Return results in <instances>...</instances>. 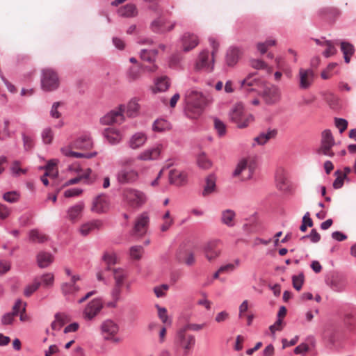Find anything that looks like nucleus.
Returning <instances> with one entry per match:
<instances>
[{
	"instance_id": "f257e3e1",
	"label": "nucleus",
	"mask_w": 356,
	"mask_h": 356,
	"mask_svg": "<svg viewBox=\"0 0 356 356\" xmlns=\"http://www.w3.org/2000/svg\"><path fill=\"white\" fill-rule=\"evenodd\" d=\"M134 159L131 157H125L118 161V163L120 168L116 172L115 178L117 181L122 185L134 184L140 179V174L143 173L146 169L141 168L140 171L132 166Z\"/></svg>"
},
{
	"instance_id": "f03ea898",
	"label": "nucleus",
	"mask_w": 356,
	"mask_h": 356,
	"mask_svg": "<svg viewBox=\"0 0 356 356\" xmlns=\"http://www.w3.org/2000/svg\"><path fill=\"white\" fill-rule=\"evenodd\" d=\"M184 99L186 104V110L194 113L197 115L201 113L207 102L205 95L193 88L186 91Z\"/></svg>"
},
{
	"instance_id": "7ed1b4c3",
	"label": "nucleus",
	"mask_w": 356,
	"mask_h": 356,
	"mask_svg": "<svg viewBox=\"0 0 356 356\" xmlns=\"http://www.w3.org/2000/svg\"><path fill=\"white\" fill-rule=\"evenodd\" d=\"M122 197L125 203L133 209L140 208L147 200V196L143 191L134 188H124Z\"/></svg>"
},
{
	"instance_id": "20e7f679",
	"label": "nucleus",
	"mask_w": 356,
	"mask_h": 356,
	"mask_svg": "<svg viewBox=\"0 0 356 356\" xmlns=\"http://www.w3.org/2000/svg\"><path fill=\"white\" fill-rule=\"evenodd\" d=\"M229 115L230 120L241 129L248 127L254 120V116L252 114H244L241 104H236L229 111Z\"/></svg>"
},
{
	"instance_id": "39448f33",
	"label": "nucleus",
	"mask_w": 356,
	"mask_h": 356,
	"mask_svg": "<svg viewBox=\"0 0 356 356\" xmlns=\"http://www.w3.org/2000/svg\"><path fill=\"white\" fill-rule=\"evenodd\" d=\"M68 170L76 174L77 175L74 178H72L66 181L63 184L64 187L76 184L81 180H84V183L87 184H90L93 182V180L90 178L92 172L90 168H86L85 170H83L79 165L74 163L68 167Z\"/></svg>"
},
{
	"instance_id": "423d86ee",
	"label": "nucleus",
	"mask_w": 356,
	"mask_h": 356,
	"mask_svg": "<svg viewBox=\"0 0 356 356\" xmlns=\"http://www.w3.org/2000/svg\"><path fill=\"white\" fill-rule=\"evenodd\" d=\"M214 55L207 50L200 51L195 62V70L207 73L212 72L214 69Z\"/></svg>"
},
{
	"instance_id": "0eeeda50",
	"label": "nucleus",
	"mask_w": 356,
	"mask_h": 356,
	"mask_svg": "<svg viewBox=\"0 0 356 356\" xmlns=\"http://www.w3.org/2000/svg\"><path fill=\"white\" fill-rule=\"evenodd\" d=\"M59 83L58 76L54 70L47 68L42 71L41 88L44 91H54L58 88Z\"/></svg>"
},
{
	"instance_id": "6e6552de",
	"label": "nucleus",
	"mask_w": 356,
	"mask_h": 356,
	"mask_svg": "<svg viewBox=\"0 0 356 356\" xmlns=\"http://www.w3.org/2000/svg\"><path fill=\"white\" fill-rule=\"evenodd\" d=\"M335 145V140L330 129L324 130L321 134V145L316 149V153L328 157H333L334 152L332 147Z\"/></svg>"
},
{
	"instance_id": "1a4fd4ad",
	"label": "nucleus",
	"mask_w": 356,
	"mask_h": 356,
	"mask_svg": "<svg viewBox=\"0 0 356 356\" xmlns=\"http://www.w3.org/2000/svg\"><path fill=\"white\" fill-rule=\"evenodd\" d=\"M80 280L81 277L74 276L72 280L66 281L61 284L60 291L67 300H73L81 290V287L77 284V282Z\"/></svg>"
},
{
	"instance_id": "9d476101",
	"label": "nucleus",
	"mask_w": 356,
	"mask_h": 356,
	"mask_svg": "<svg viewBox=\"0 0 356 356\" xmlns=\"http://www.w3.org/2000/svg\"><path fill=\"white\" fill-rule=\"evenodd\" d=\"M163 149V146L161 143H155L138 154L136 159L144 161L157 160L159 159Z\"/></svg>"
},
{
	"instance_id": "9b49d317",
	"label": "nucleus",
	"mask_w": 356,
	"mask_h": 356,
	"mask_svg": "<svg viewBox=\"0 0 356 356\" xmlns=\"http://www.w3.org/2000/svg\"><path fill=\"white\" fill-rule=\"evenodd\" d=\"M220 243L221 241L220 240L214 239L208 241L204 245L202 248L203 253L208 261H213L220 255Z\"/></svg>"
},
{
	"instance_id": "f8f14e48",
	"label": "nucleus",
	"mask_w": 356,
	"mask_h": 356,
	"mask_svg": "<svg viewBox=\"0 0 356 356\" xmlns=\"http://www.w3.org/2000/svg\"><path fill=\"white\" fill-rule=\"evenodd\" d=\"M175 343L184 349L185 354L192 350L195 344V338L192 334H186L184 330L177 332Z\"/></svg>"
},
{
	"instance_id": "ddd939ff",
	"label": "nucleus",
	"mask_w": 356,
	"mask_h": 356,
	"mask_svg": "<svg viewBox=\"0 0 356 356\" xmlns=\"http://www.w3.org/2000/svg\"><path fill=\"white\" fill-rule=\"evenodd\" d=\"M262 97L266 104H275L281 99L280 89L276 86L268 87L264 90L262 92Z\"/></svg>"
},
{
	"instance_id": "4468645a",
	"label": "nucleus",
	"mask_w": 356,
	"mask_h": 356,
	"mask_svg": "<svg viewBox=\"0 0 356 356\" xmlns=\"http://www.w3.org/2000/svg\"><path fill=\"white\" fill-rule=\"evenodd\" d=\"M102 307V302L100 299L95 298L92 300L83 310V318L88 321L92 320L100 312Z\"/></svg>"
},
{
	"instance_id": "2eb2a0df",
	"label": "nucleus",
	"mask_w": 356,
	"mask_h": 356,
	"mask_svg": "<svg viewBox=\"0 0 356 356\" xmlns=\"http://www.w3.org/2000/svg\"><path fill=\"white\" fill-rule=\"evenodd\" d=\"M217 177L214 173L209 174L204 179L201 195L204 197L212 195L218 192Z\"/></svg>"
},
{
	"instance_id": "dca6fc26",
	"label": "nucleus",
	"mask_w": 356,
	"mask_h": 356,
	"mask_svg": "<svg viewBox=\"0 0 356 356\" xmlns=\"http://www.w3.org/2000/svg\"><path fill=\"white\" fill-rule=\"evenodd\" d=\"M314 74L311 69L300 68L298 73L299 87L300 89H308L314 81Z\"/></svg>"
},
{
	"instance_id": "f3484780",
	"label": "nucleus",
	"mask_w": 356,
	"mask_h": 356,
	"mask_svg": "<svg viewBox=\"0 0 356 356\" xmlns=\"http://www.w3.org/2000/svg\"><path fill=\"white\" fill-rule=\"evenodd\" d=\"M101 330L104 338L110 340L118 332L119 326L113 320L107 319L102 323Z\"/></svg>"
},
{
	"instance_id": "a211bd4d",
	"label": "nucleus",
	"mask_w": 356,
	"mask_h": 356,
	"mask_svg": "<svg viewBox=\"0 0 356 356\" xmlns=\"http://www.w3.org/2000/svg\"><path fill=\"white\" fill-rule=\"evenodd\" d=\"M109 208V201L106 195L101 194L97 195L92 201L91 211L97 213L107 211Z\"/></svg>"
},
{
	"instance_id": "6ab92c4d",
	"label": "nucleus",
	"mask_w": 356,
	"mask_h": 356,
	"mask_svg": "<svg viewBox=\"0 0 356 356\" xmlns=\"http://www.w3.org/2000/svg\"><path fill=\"white\" fill-rule=\"evenodd\" d=\"M103 226V222L99 219H94L81 225L79 232L81 236H86L90 233L99 230Z\"/></svg>"
},
{
	"instance_id": "aec40b11",
	"label": "nucleus",
	"mask_w": 356,
	"mask_h": 356,
	"mask_svg": "<svg viewBox=\"0 0 356 356\" xmlns=\"http://www.w3.org/2000/svg\"><path fill=\"white\" fill-rule=\"evenodd\" d=\"M188 175L184 170L177 169H171L169 171L168 179L170 184L176 186H181L187 181Z\"/></svg>"
},
{
	"instance_id": "412c9836",
	"label": "nucleus",
	"mask_w": 356,
	"mask_h": 356,
	"mask_svg": "<svg viewBox=\"0 0 356 356\" xmlns=\"http://www.w3.org/2000/svg\"><path fill=\"white\" fill-rule=\"evenodd\" d=\"M256 73L249 74L244 79L240 81L241 88L245 93L254 91V86H260L261 81L259 79L254 78Z\"/></svg>"
},
{
	"instance_id": "4be33fe9",
	"label": "nucleus",
	"mask_w": 356,
	"mask_h": 356,
	"mask_svg": "<svg viewBox=\"0 0 356 356\" xmlns=\"http://www.w3.org/2000/svg\"><path fill=\"white\" fill-rule=\"evenodd\" d=\"M122 121V106H119L117 111H111L100 119V122L102 124L121 123Z\"/></svg>"
},
{
	"instance_id": "5701e85b",
	"label": "nucleus",
	"mask_w": 356,
	"mask_h": 356,
	"mask_svg": "<svg viewBox=\"0 0 356 356\" xmlns=\"http://www.w3.org/2000/svg\"><path fill=\"white\" fill-rule=\"evenodd\" d=\"M181 46L184 51H189L199 44L198 37L189 32L185 33L181 38Z\"/></svg>"
},
{
	"instance_id": "b1692460",
	"label": "nucleus",
	"mask_w": 356,
	"mask_h": 356,
	"mask_svg": "<svg viewBox=\"0 0 356 356\" xmlns=\"http://www.w3.org/2000/svg\"><path fill=\"white\" fill-rule=\"evenodd\" d=\"M149 218L148 214L146 212H143L140 214L136 220V222L134 225V232L138 235L144 234L146 231L149 224Z\"/></svg>"
},
{
	"instance_id": "393cba45",
	"label": "nucleus",
	"mask_w": 356,
	"mask_h": 356,
	"mask_svg": "<svg viewBox=\"0 0 356 356\" xmlns=\"http://www.w3.org/2000/svg\"><path fill=\"white\" fill-rule=\"evenodd\" d=\"M147 140V134L145 132L138 131L131 136L128 141V145L131 149H136L143 147Z\"/></svg>"
},
{
	"instance_id": "a878e982",
	"label": "nucleus",
	"mask_w": 356,
	"mask_h": 356,
	"mask_svg": "<svg viewBox=\"0 0 356 356\" xmlns=\"http://www.w3.org/2000/svg\"><path fill=\"white\" fill-rule=\"evenodd\" d=\"M327 285L335 292H342L345 290L347 282L341 275H333L327 281Z\"/></svg>"
},
{
	"instance_id": "bb28decb",
	"label": "nucleus",
	"mask_w": 356,
	"mask_h": 356,
	"mask_svg": "<svg viewBox=\"0 0 356 356\" xmlns=\"http://www.w3.org/2000/svg\"><path fill=\"white\" fill-rule=\"evenodd\" d=\"M242 50L237 47H230L226 54L225 62L229 67H234L238 61Z\"/></svg>"
},
{
	"instance_id": "cd10ccee",
	"label": "nucleus",
	"mask_w": 356,
	"mask_h": 356,
	"mask_svg": "<svg viewBox=\"0 0 356 356\" xmlns=\"http://www.w3.org/2000/svg\"><path fill=\"white\" fill-rule=\"evenodd\" d=\"M177 260L180 264H185L188 266H193L195 262V254L187 250H179L176 254Z\"/></svg>"
},
{
	"instance_id": "c85d7f7f",
	"label": "nucleus",
	"mask_w": 356,
	"mask_h": 356,
	"mask_svg": "<svg viewBox=\"0 0 356 356\" xmlns=\"http://www.w3.org/2000/svg\"><path fill=\"white\" fill-rule=\"evenodd\" d=\"M103 136L111 145L119 143L122 138V135L119 130L113 127H108L103 131Z\"/></svg>"
},
{
	"instance_id": "c756f323",
	"label": "nucleus",
	"mask_w": 356,
	"mask_h": 356,
	"mask_svg": "<svg viewBox=\"0 0 356 356\" xmlns=\"http://www.w3.org/2000/svg\"><path fill=\"white\" fill-rule=\"evenodd\" d=\"M175 26V23L171 24L169 26L166 25V22L164 19L159 17L155 20H154L151 23V29L152 31L159 33H163L167 31H170L173 29Z\"/></svg>"
},
{
	"instance_id": "7c9ffc66",
	"label": "nucleus",
	"mask_w": 356,
	"mask_h": 356,
	"mask_svg": "<svg viewBox=\"0 0 356 356\" xmlns=\"http://www.w3.org/2000/svg\"><path fill=\"white\" fill-rule=\"evenodd\" d=\"M236 212L230 209L222 210L220 214L222 224L228 227H233L236 225Z\"/></svg>"
},
{
	"instance_id": "2f4dec72",
	"label": "nucleus",
	"mask_w": 356,
	"mask_h": 356,
	"mask_svg": "<svg viewBox=\"0 0 356 356\" xmlns=\"http://www.w3.org/2000/svg\"><path fill=\"white\" fill-rule=\"evenodd\" d=\"M120 106H122V113H125L129 117L134 118L139 113L140 106L136 98L131 99L127 105Z\"/></svg>"
},
{
	"instance_id": "473e14b6",
	"label": "nucleus",
	"mask_w": 356,
	"mask_h": 356,
	"mask_svg": "<svg viewBox=\"0 0 356 356\" xmlns=\"http://www.w3.org/2000/svg\"><path fill=\"white\" fill-rule=\"evenodd\" d=\"M277 134V131L276 129H268L266 131L260 133L258 136L254 138L255 143H253V145H255L256 143L259 145H264L270 139L275 138Z\"/></svg>"
},
{
	"instance_id": "72a5a7b5",
	"label": "nucleus",
	"mask_w": 356,
	"mask_h": 356,
	"mask_svg": "<svg viewBox=\"0 0 356 356\" xmlns=\"http://www.w3.org/2000/svg\"><path fill=\"white\" fill-rule=\"evenodd\" d=\"M84 209L83 202H79L76 204L70 207L67 211V218L72 221L79 218Z\"/></svg>"
},
{
	"instance_id": "f704fd0d",
	"label": "nucleus",
	"mask_w": 356,
	"mask_h": 356,
	"mask_svg": "<svg viewBox=\"0 0 356 356\" xmlns=\"http://www.w3.org/2000/svg\"><path fill=\"white\" fill-rule=\"evenodd\" d=\"M54 261V256L51 253L41 251L37 254L38 265L41 268L48 267Z\"/></svg>"
},
{
	"instance_id": "c9c22d12",
	"label": "nucleus",
	"mask_w": 356,
	"mask_h": 356,
	"mask_svg": "<svg viewBox=\"0 0 356 356\" xmlns=\"http://www.w3.org/2000/svg\"><path fill=\"white\" fill-rule=\"evenodd\" d=\"M76 148L89 149L92 146V140L89 134H83L74 142Z\"/></svg>"
},
{
	"instance_id": "e433bc0d",
	"label": "nucleus",
	"mask_w": 356,
	"mask_h": 356,
	"mask_svg": "<svg viewBox=\"0 0 356 356\" xmlns=\"http://www.w3.org/2000/svg\"><path fill=\"white\" fill-rule=\"evenodd\" d=\"M115 284L123 286L125 280L129 275L128 270L122 268H115L112 270Z\"/></svg>"
},
{
	"instance_id": "4c0bfd02",
	"label": "nucleus",
	"mask_w": 356,
	"mask_h": 356,
	"mask_svg": "<svg viewBox=\"0 0 356 356\" xmlns=\"http://www.w3.org/2000/svg\"><path fill=\"white\" fill-rule=\"evenodd\" d=\"M118 13L124 17H134L138 15L136 6L133 3H128L118 9Z\"/></svg>"
},
{
	"instance_id": "58836bf2",
	"label": "nucleus",
	"mask_w": 356,
	"mask_h": 356,
	"mask_svg": "<svg viewBox=\"0 0 356 356\" xmlns=\"http://www.w3.org/2000/svg\"><path fill=\"white\" fill-rule=\"evenodd\" d=\"M170 86V81L168 76H161L158 77L154 81V92H165Z\"/></svg>"
},
{
	"instance_id": "ea45409f",
	"label": "nucleus",
	"mask_w": 356,
	"mask_h": 356,
	"mask_svg": "<svg viewBox=\"0 0 356 356\" xmlns=\"http://www.w3.org/2000/svg\"><path fill=\"white\" fill-rule=\"evenodd\" d=\"M341 51L343 54L344 61L346 63H349L350 61V58L355 52L354 46L348 42H341Z\"/></svg>"
},
{
	"instance_id": "a19ab883",
	"label": "nucleus",
	"mask_w": 356,
	"mask_h": 356,
	"mask_svg": "<svg viewBox=\"0 0 356 356\" xmlns=\"http://www.w3.org/2000/svg\"><path fill=\"white\" fill-rule=\"evenodd\" d=\"M36 279L38 280L40 286H42L44 288H51L54 284V275L51 273H44Z\"/></svg>"
},
{
	"instance_id": "79ce46f5",
	"label": "nucleus",
	"mask_w": 356,
	"mask_h": 356,
	"mask_svg": "<svg viewBox=\"0 0 356 356\" xmlns=\"http://www.w3.org/2000/svg\"><path fill=\"white\" fill-rule=\"evenodd\" d=\"M29 241L32 243H42L47 241V237L37 229H31L29 232Z\"/></svg>"
},
{
	"instance_id": "37998d69",
	"label": "nucleus",
	"mask_w": 356,
	"mask_h": 356,
	"mask_svg": "<svg viewBox=\"0 0 356 356\" xmlns=\"http://www.w3.org/2000/svg\"><path fill=\"white\" fill-rule=\"evenodd\" d=\"M158 54L156 49H141L140 56V58L145 61L152 63L154 62Z\"/></svg>"
},
{
	"instance_id": "c03bdc74",
	"label": "nucleus",
	"mask_w": 356,
	"mask_h": 356,
	"mask_svg": "<svg viewBox=\"0 0 356 356\" xmlns=\"http://www.w3.org/2000/svg\"><path fill=\"white\" fill-rule=\"evenodd\" d=\"M170 127V123L164 119H158L155 120L152 125L153 130L158 132H163L169 130Z\"/></svg>"
},
{
	"instance_id": "a18cd8bd",
	"label": "nucleus",
	"mask_w": 356,
	"mask_h": 356,
	"mask_svg": "<svg viewBox=\"0 0 356 356\" xmlns=\"http://www.w3.org/2000/svg\"><path fill=\"white\" fill-rule=\"evenodd\" d=\"M241 261L238 259H236L232 263H228L222 265L220 267V271L222 273L230 274L234 273L236 268L240 266Z\"/></svg>"
},
{
	"instance_id": "49530a36",
	"label": "nucleus",
	"mask_w": 356,
	"mask_h": 356,
	"mask_svg": "<svg viewBox=\"0 0 356 356\" xmlns=\"http://www.w3.org/2000/svg\"><path fill=\"white\" fill-rule=\"evenodd\" d=\"M276 185L279 190L286 191L288 188L287 179L284 172H278L275 177Z\"/></svg>"
},
{
	"instance_id": "de8ad7c7",
	"label": "nucleus",
	"mask_w": 356,
	"mask_h": 356,
	"mask_svg": "<svg viewBox=\"0 0 356 356\" xmlns=\"http://www.w3.org/2000/svg\"><path fill=\"white\" fill-rule=\"evenodd\" d=\"M197 163L198 166L204 170H208L212 165V162L208 159L204 153H202L198 155Z\"/></svg>"
},
{
	"instance_id": "09e8293b",
	"label": "nucleus",
	"mask_w": 356,
	"mask_h": 356,
	"mask_svg": "<svg viewBox=\"0 0 356 356\" xmlns=\"http://www.w3.org/2000/svg\"><path fill=\"white\" fill-rule=\"evenodd\" d=\"M54 134L50 127H46L41 133V137L44 144H51L53 141Z\"/></svg>"
},
{
	"instance_id": "8fccbe9b",
	"label": "nucleus",
	"mask_w": 356,
	"mask_h": 356,
	"mask_svg": "<svg viewBox=\"0 0 356 356\" xmlns=\"http://www.w3.org/2000/svg\"><path fill=\"white\" fill-rule=\"evenodd\" d=\"M102 259L108 266L114 265L117 263L118 261L117 255L114 252H105ZM106 270H111L112 269L108 266Z\"/></svg>"
},
{
	"instance_id": "3c124183",
	"label": "nucleus",
	"mask_w": 356,
	"mask_h": 356,
	"mask_svg": "<svg viewBox=\"0 0 356 356\" xmlns=\"http://www.w3.org/2000/svg\"><path fill=\"white\" fill-rule=\"evenodd\" d=\"M248 163L246 159L241 160L232 172L233 177H238L247 170Z\"/></svg>"
},
{
	"instance_id": "603ef678",
	"label": "nucleus",
	"mask_w": 356,
	"mask_h": 356,
	"mask_svg": "<svg viewBox=\"0 0 356 356\" xmlns=\"http://www.w3.org/2000/svg\"><path fill=\"white\" fill-rule=\"evenodd\" d=\"M10 170L12 175L14 177H18L21 174H26L27 172V170L20 168V162L18 161H15L13 162Z\"/></svg>"
},
{
	"instance_id": "864d4df0",
	"label": "nucleus",
	"mask_w": 356,
	"mask_h": 356,
	"mask_svg": "<svg viewBox=\"0 0 356 356\" xmlns=\"http://www.w3.org/2000/svg\"><path fill=\"white\" fill-rule=\"evenodd\" d=\"M305 276L303 273H300L298 275H293L292 277V282L293 288L300 291L302 289V284L304 283Z\"/></svg>"
},
{
	"instance_id": "5fc2aeb1",
	"label": "nucleus",
	"mask_w": 356,
	"mask_h": 356,
	"mask_svg": "<svg viewBox=\"0 0 356 356\" xmlns=\"http://www.w3.org/2000/svg\"><path fill=\"white\" fill-rule=\"evenodd\" d=\"M19 197L20 194L15 191L5 193L3 195V200L10 203H15L18 202Z\"/></svg>"
},
{
	"instance_id": "6e6d98bb",
	"label": "nucleus",
	"mask_w": 356,
	"mask_h": 356,
	"mask_svg": "<svg viewBox=\"0 0 356 356\" xmlns=\"http://www.w3.org/2000/svg\"><path fill=\"white\" fill-rule=\"evenodd\" d=\"M143 253V248L141 245H134L131 247L129 250L130 257L133 259H140Z\"/></svg>"
},
{
	"instance_id": "4d7b16f0",
	"label": "nucleus",
	"mask_w": 356,
	"mask_h": 356,
	"mask_svg": "<svg viewBox=\"0 0 356 356\" xmlns=\"http://www.w3.org/2000/svg\"><path fill=\"white\" fill-rule=\"evenodd\" d=\"M207 325L206 323H187L181 330L186 332V330H191L193 332H199L204 328Z\"/></svg>"
},
{
	"instance_id": "13d9d810",
	"label": "nucleus",
	"mask_w": 356,
	"mask_h": 356,
	"mask_svg": "<svg viewBox=\"0 0 356 356\" xmlns=\"http://www.w3.org/2000/svg\"><path fill=\"white\" fill-rule=\"evenodd\" d=\"M325 50L323 52V55L325 58H329L333 55H334L337 50L335 47L334 43L332 40H329L327 42V44L325 45Z\"/></svg>"
},
{
	"instance_id": "bf43d9fd",
	"label": "nucleus",
	"mask_w": 356,
	"mask_h": 356,
	"mask_svg": "<svg viewBox=\"0 0 356 356\" xmlns=\"http://www.w3.org/2000/svg\"><path fill=\"white\" fill-rule=\"evenodd\" d=\"M214 127L219 136H223L226 134L225 123L217 118H214Z\"/></svg>"
},
{
	"instance_id": "052dcab7",
	"label": "nucleus",
	"mask_w": 356,
	"mask_h": 356,
	"mask_svg": "<svg viewBox=\"0 0 356 356\" xmlns=\"http://www.w3.org/2000/svg\"><path fill=\"white\" fill-rule=\"evenodd\" d=\"M26 306L25 302H22L21 300H17L13 307L11 313L16 316L22 312H26Z\"/></svg>"
},
{
	"instance_id": "680f3d73",
	"label": "nucleus",
	"mask_w": 356,
	"mask_h": 356,
	"mask_svg": "<svg viewBox=\"0 0 356 356\" xmlns=\"http://www.w3.org/2000/svg\"><path fill=\"white\" fill-rule=\"evenodd\" d=\"M40 287V284L38 282V279H35L31 284L26 286L24 289V295L27 297L31 296L38 288Z\"/></svg>"
},
{
	"instance_id": "e2e57ef3",
	"label": "nucleus",
	"mask_w": 356,
	"mask_h": 356,
	"mask_svg": "<svg viewBox=\"0 0 356 356\" xmlns=\"http://www.w3.org/2000/svg\"><path fill=\"white\" fill-rule=\"evenodd\" d=\"M313 226V221L312 218L309 216V213L306 212V213L304 215L302 220V225L300 227V230L302 232H305L307 230V227H312Z\"/></svg>"
},
{
	"instance_id": "0e129e2a",
	"label": "nucleus",
	"mask_w": 356,
	"mask_h": 356,
	"mask_svg": "<svg viewBox=\"0 0 356 356\" xmlns=\"http://www.w3.org/2000/svg\"><path fill=\"white\" fill-rule=\"evenodd\" d=\"M127 78L129 82L138 80L140 78V70L136 67H130L127 72Z\"/></svg>"
},
{
	"instance_id": "69168bd1",
	"label": "nucleus",
	"mask_w": 356,
	"mask_h": 356,
	"mask_svg": "<svg viewBox=\"0 0 356 356\" xmlns=\"http://www.w3.org/2000/svg\"><path fill=\"white\" fill-rule=\"evenodd\" d=\"M24 148L25 151L31 150L34 146V141L32 137L26 136L24 134L22 135Z\"/></svg>"
},
{
	"instance_id": "338daca9",
	"label": "nucleus",
	"mask_w": 356,
	"mask_h": 356,
	"mask_svg": "<svg viewBox=\"0 0 356 356\" xmlns=\"http://www.w3.org/2000/svg\"><path fill=\"white\" fill-rule=\"evenodd\" d=\"M307 238L310 239L311 242L316 243L321 240V235L317 232L316 229H313L309 234L302 236L300 239L304 240Z\"/></svg>"
},
{
	"instance_id": "774afa93",
	"label": "nucleus",
	"mask_w": 356,
	"mask_h": 356,
	"mask_svg": "<svg viewBox=\"0 0 356 356\" xmlns=\"http://www.w3.org/2000/svg\"><path fill=\"white\" fill-rule=\"evenodd\" d=\"M334 175L337 176V178L334 179L333 182V188L335 189L341 188L343 185V180L346 178L341 176V172L340 170H337L334 172Z\"/></svg>"
}]
</instances>
